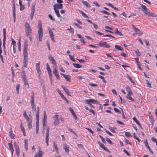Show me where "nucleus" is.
Wrapping results in <instances>:
<instances>
[{
	"mask_svg": "<svg viewBox=\"0 0 157 157\" xmlns=\"http://www.w3.org/2000/svg\"><path fill=\"white\" fill-rule=\"evenodd\" d=\"M123 151L125 153L128 155V156H130V154L129 153L125 150V149H124L123 150Z\"/></svg>",
	"mask_w": 157,
	"mask_h": 157,
	"instance_id": "63",
	"label": "nucleus"
},
{
	"mask_svg": "<svg viewBox=\"0 0 157 157\" xmlns=\"http://www.w3.org/2000/svg\"><path fill=\"white\" fill-rule=\"evenodd\" d=\"M31 106L32 107V111L33 112L34 111L35 112L36 110L35 105H31Z\"/></svg>",
	"mask_w": 157,
	"mask_h": 157,
	"instance_id": "37",
	"label": "nucleus"
},
{
	"mask_svg": "<svg viewBox=\"0 0 157 157\" xmlns=\"http://www.w3.org/2000/svg\"><path fill=\"white\" fill-rule=\"evenodd\" d=\"M98 144H99L100 147L103 148L104 150L110 153V151L106 147H105L103 144L101 142H99Z\"/></svg>",
	"mask_w": 157,
	"mask_h": 157,
	"instance_id": "15",
	"label": "nucleus"
},
{
	"mask_svg": "<svg viewBox=\"0 0 157 157\" xmlns=\"http://www.w3.org/2000/svg\"><path fill=\"white\" fill-rule=\"evenodd\" d=\"M97 45L101 47H103L106 48H109L110 46L106 42L101 41L99 44H97Z\"/></svg>",
	"mask_w": 157,
	"mask_h": 157,
	"instance_id": "5",
	"label": "nucleus"
},
{
	"mask_svg": "<svg viewBox=\"0 0 157 157\" xmlns=\"http://www.w3.org/2000/svg\"><path fill=\"white\" fill-rule=\"evenodd\" d=\"M35 5L34 4L32 6L31 11L30 14V16H33L35 10Z\"/></svg>",
	"mask_w": 157,
	"mask_h": 157,
	"instance_id": "18",
	"label": "nucleus"
},
{
	"mask_svg": "<svg viewBox=\"0 0 157 157\" xmlns=\"http://www.w3.org/2000/svg\"><path fill=\"white\" fill-rule=\"evenodd\" d=\"M11 40L12 41V44L13 45V46H14L16 45V42L12 38H11Z\"/></svg>",
	"mask_w": 157,
	"mask_h": 157,
	"instance_id": "53",
	"label": "nucleus"
},
{
	"mask_svg": "<svg viewBox=\"0 0 157 157\" xmlns=\"http://www.w3.org/2000/svg\"><path fill=\"white\" fill-rule=\"evenodd\" d=\"M135 31L136 32V34L139 36L143 34L142 32L138 29L135 30Z\"/></svg>",
	"mask_w": 157,
	"mask_h": 157,
	"instance_id": "22",
	"label": "nucleus"
},
{
	"mask_svg": "<svg viewBox=\"0 0 157 157\" xmlns=\"http://www.w3.org/2000/svg\"><path fill=\"white\" fill-rule=\"evenodd\" d=\"M61 86L67 95L68 96H71V94L69 92L68 90L63 85H62Z\"/></svg>",
	"mask_w": 157,
	"mask_h": 157,
	"instance_id": "17",
	"label": "nucleus"
},
{
	"mask_svg": "<svg viewBox=\"0 0 157 157\" xmlns=\"http://www.w3.org/2000/svg\"><path fill=\"white\" fill-rule=\"evenodd\" d=\"M49 59L52 62V64H54V66L56 65V61L52 56L49 57Z\"/></svg>",
	"mask_w": 157,
	"mask_h": 157,
	"instance_id": "19",
	"label": "nucleus"
},
{
	"mask_svg": "<svg viewBox=\"0 0 157 157\" xmlns=\"http://www.w3.org/2000/svg\"><path fill=\"white\" fill-rule=\"evenodd\" d=\"M146 84H147V86L150 88L151 87V84L149 83L148 80H146Z\"/></svg>",
	"mask_w": 157,
	"mask_h": 157,
	"instance_id": "48",
	"label": "nucleus"
},
{
	"mask_svg": "<svg viewBox=\"0 0 157 157\" xmlns=\"http://www.w3.org/2000/svg\"><path fill=\"white\" fill-rule=\"evenodd\" d=\"M82 3L85 5L87 7H90V5L89 4V3L87 2V1L82 0Z\"/></svg>",
	"mask_w": 157,
	"mask_h": 157,
	"instance_id": "23",
	"label": "nucleus"
},
{
	"mask_svg": "<svg viewBox=\"0 0 157 157\" xmlns=\"http://www.w3.org/2000/svg\"><path fill=\"white\" fill-rule=\"evenodd\" d=\"M59 69L61 71L63 72H65V70L63 69V67L61 66H59Z\"/></svg>",
	"mask_w": 157,
	"mask_h": 157,
	"instance_id": "57",
	"label": "nucleus"
},
{
	"mask_svg": "<svg viewBox=\"0 0 157 157\" xmlns=\"http://www.w3.org/2000/svg\"><path fill=\"white\" fill-rule=\"evenodd\" d=\"M20 6V10L21 11H22L23 10L25 9V6L24 5H21Z\"/></svg>",
	"mask_w": 157,
	"mask_h": 157,
	"instance_id": "51",
	"label": "nucleus"
},
{
	"mask_svg": "<svg viewBox=\"0 0 157 157\" xmlns=\"http://www.w3.org/2000/svg\"><path fill=\"white\" fill-rule=\"evenodd\" d=\"M130 95H127L126 96V98L127 99H129L132 101H134V100L130 96Z\"/></svg>",
	"mask_w": 157,
	"mask_h": 157,
	"instance_id": "43",
	"label": "nucleus"
},
{
	"mask_svg": "<svg viewBox=\"0 0 157 157\" xmlns=\"http://www.w3.org/2000/svg\"><path fill=\"white\" fill-rule=\"evenodd\" d=\"M32 121H31V122L29 121V122H28V127L29 129H30L32 128Z\"/></svg>",
	"mask_w": 157,
	"mask_h": 157,
	"instance_id": "36",
	"label": "nucleus"
},
{
	"mask_svg": "<svg viewBox=\"0 0 157 157\" xmlns=\"http://www.w3.org/2000/svg\"><path fill=\"white\" fill-rule=\"evenodd\" d=\"M18 47L19 48V50L20 51H21V43L20 41H19L17 43Z\"/></svg>",
	"mask_w": 157,
	"mask_h": 157,
	"instance_id": "59",
	"label": "nucleus"
},
{
	"mask_svg": "<svg viewBox=\"0 0 157 157\" xmlns=\"http://www.w3.org/2000/svg\"><path fill=\"white\" fill-rule=\"evenodd\" d=\"M113 109L116 112L119 113L120 114L121 113V112L118 109L116 108H114Z\"/></svg>",
	"mask_w": 157,
	"mask_h": 157,
	"instance_id": "49",
	"label": "nucleus"
},
{
	"mask_svg": "<svg viewBox=\"0 0 157 157\" xmlns=\"http://www.w3.org/2000/svg\"><path fill=\"white\" fill-rule=\"evenodd\" d=\"M63 5L62 4H56L53 5L54 9L58 10V9H62L63 8Z\"/></svg>",
	"mask_w": 157,
	"mask_h": 157,
	"instance_id": "11",
	"label": "nucleus"
},
{
	"mask_svg": "<svg viewBox=\"0 0 157 157\" xmlns=\"http://www.w3.org/2000/svg\"><path fill=\"white\" fill-rule=\"evenodd\" d=\"M106 140L107 142H108L109 144H112V141L110 140V139L109 138H107L106 139Z\"/></svg>",
	"mask_w": 157,
	"mask_h": 157,
	"instance_id": "62",
	"label": "nucleus"
},
{
	"mask_svg": "<svg viewBox=\"0 0 157 157\" xmlns=\"http://www.w3.org/2000/svg\"><path fill=\"white\" fill-rule=\"evenodd\" d=\"M74 24L75 25L77 28H79V29H82V28L81 27V26H80L78 24L75 23H74Z\"/></svg>",
	"mask_w": 157,
	"mask_h": 157,
	"instance_id": "61",
	"label": "nucleus"
},
{
	"mask_svg": "<svg viewBox=\"0 0 157 157\" xmlns=\"http://www.w3.org/2000/svg\"><path fill=\"white\" fill-rule=\"evenodd\" d=\"M26 35L27 36H30L32 33V29L30 28L29 24L26 22L25 25Z\"/></svg>",
	"mask_w": 157,
	"mask_h": 157,
	"instance_id": "3",
	"label": "nucleus"
},
{
	"mask_svg": "<svg viewBox=\"0 0 157 157\" xmlns=\"http://www.w3.org/2000/svg\"><path fill=\"white\" fill-rule=\"evenodd\" d=\"M49 127H48L46 130V134L45 135V142L47 146L48 145V142L49 140Z\"/></svg>",
	"mask_w": 157,
	"mask_h": 157,
	"instance_id": "7",
	"label": "nucleus"
},
{
	"mask_svg": "<svg viewBox=\"0 0 157 157\" xmlns=\"http://www.w3.org/2000/svg\"><path fill=\"white\" fill-rule=\"evenodd\" d=\"M57 91L58 92V94L61 96L62 98L63 97H64V96L63 94L61 92L60 90L59 89H57Z\"/></svg>",
	"mask_w": 157,
	"mask_h": 157,
	"instance_id": "35",
	"label": "nucleus"
},
{
	"mask_svg": "<svg viewBox=\"0 0 157 157\" xmlns=\"http://www.w3.org/2000/svg\"><path fill=\"white\" fill-rule=\"evenodd\" d=\"M73 65L76 68H80L82 67V65L78 64L73 63Z\"/></svg>",
	"mask_w": 157,
	"mask_h": 157,
	"instance_id": "25",
	"label": "nucleus"
},
{
	"mask_svg": "<svg viewBox=\"0 0 157 157\" xmlns=\"http://www.w3.org/2000/svg\"><path fill=\"white\" fill-rule=\"evenodd\" d=\"M53 118H54V124L55 126L58 125L59 124V121L58 118V115L56 114L53 117Z\"/></svg>",
	"mask_w": 157,
	"mask_h": 157,
	"instance_id": "8",
	"label": "nucleus"
},
{
	"mask_svg": "<svg viewBox=\"0 0 157 157\" xmlns=\"http://www.w3.org/2000/svg\"><path fill=\"white\" fill-rule=\"evenodd\" d=\"M38 33L39 41L41 42L42 40L43 35V30L42 28V24L40 21H39L38 25Z\"/></svg>",
	"mask_w": 157,
	"mask_h": 157,
	"instance_id": "2",
	"label": "nucleus"
},
{
	"mask_svg": "<svg viewBox=\"0 0 157 157\" xmlns=\"http://www.w3.org/2000/svg\"><path fill=\"white\" fill-rule=\"evenodd\" d=\"M30 104L31 105H35L34 104V95H33L31 97Z\"/></svg>",
	"mask_w": 157,
	"mask_h": 157,
	"instance_id": "21",
	"label": "nucleus"
},
{
	"mask_svg": "<svg viewBox=\"0 0 157 157\" xmlns=\"http://www.w3.org/2000/svg\"><path fill=\"white\" fill-rule=\"evenodd\" d=\"M61 75L63 76L67 81H70V76L69 75H66L63 73H61Z\"/></svg>",
	"mask_w": 157,
	"mask_h": 157,
	"instance_id": "16",
	"label": "nucleus"
},
{
	"mask_svg": "<svg viewBox=\"0 0 157 157\" xmlns=\"http://www.w3.org/2000/svg\"><path fill=\"white\" fill-rule=\"evenodd\" d=\"M115 47L116 49H118L119 50L121 51L123 50V49L121 46H118L117 45H115Z\"/></svg>",
	"mask_w": 157,
	"mask_h": 157,
	"instance_id": "27",
	"label": "nucleus"
},
{
	"mask_svg": "<svg viewBox=\"0 0 157 157\" xmlns=\"http://www.w3.org/2000/svg\"><path fill=\"white\" fill-rule=\"evenodd\" d=\"M36 134H37L38 133V131L39 129V122H36Z\"/></svg>",
	"mask_w": 157,
	"mask_h": 157,
	"instance_id": "29",
	"label": "nucleus"
},
{
	"mask_svg": "<svg viewBox=\"0 0 157 157\" xmlns=\"http://www.w3.org/2000/svg\"><path fill=\"white\" fill-rule=\"evenodd\" d=\"M13 14H15V5L14 2H13Z\"/></svg>",
	"mask_w": 157,
	"mask_h": 157,
	"instance_id": "40",
	"label": "nucleus"
},
{
	"mask_svg": "<svg viewBox=\"0 0 157 157\" xmlns=\"http://www.w3.org/2000/svg\"><path fill=\"white\" fill-rule=\"evenodd\" d=\"M63 148L64 149L66 153H69V147L65 143L63 144Z\"/></svg>",
	"mask_w": 157,
	"mask_h": 157,
	"instance_id": "14",
	"label": "nucleus"
},
{
	"mask_svg": "<svg viewBox=\"0 0 157 157\" xmlns=\"http://www.w3.org/2000/svg\"><path fill=\"white\" fill-rule=\"evenodd\" d=\"M101 12L103 13L104 14H106L108 15H110L111 14L110 13H108L105 10H103V11H100Z\"/></svg>",
	"mask_w": 157,
	"mask_h": 157,
	"instance_id": "46",
	"label": "nucleus"
},
{
	"mask_svg": "<svg viewBox=\"0 0 157 157\" xmlns=\"http://www.w3.org/2000/svg\"><path fill=\"white\" fill-rule=\"evenodd\" d=\"M149 16H152L153 17H157V16L155 15V13H150L149 12V13L148 14Z\"/></svg>",
	"mask_w": 157,
	"mask_h": 157,
	"instance_id": "39",
	"label": "nucleus"
},
{
	"mask_svg": "<svg viewBox=\"0 0 157 157\" xmlns=\"http://www.w3.org/2000/svg\"><path fill=\"white\" fill-rule=\"evenodd\" d=\"M14 145L16 150H19V147L16 142L14 143Z\"/></svg>",
	"mask_w": 157,
	"mask_h": 157,
	"instance_id": "42",
	"label": "nucleus"
},
{
	"mask_svg": "<svg viewBox=\"0 0 157 157\" xmlns=\"http://www.w3.org/2000/svg\"><path fill=\"white\" fill-rule=\"evenodd\" d=\"M47 117L46 115L44 116V123L43 125L44 126L45 124V122L47 120Z\"/></svg>",
	"mask_w": 157,
	"mask_h": 157,
	"instance_id": "56",
	"label": "nucleus"
},
{
	"mask_svg": "<svg viewBox=\"0 0 157 157\" xmlns=\"http://www.w3.org/2000/svg\"><path fill=\"white\" fill-rule=\"evenodd\" d=\"M128 78L129 79L131 82L133 83H135V82L134 81L132 80V78H131V77L128 75H127Z\"/></svg>",
	"mask_w": 157,
	"mask_h": 157,
	"instance_id": "44",
	"label": "nucleus"
},
{
	"mask_svg": "<svg viewBox=\"0 0 157 157\" xmlns=\"http://www.w3.org/2000/svg\"><path fill=\"white\" fill-rule=\"evenodd\" d=\"M99 77L102 79V81L104 82H106V81L105 80V78L104 77L101 75H99Z\"/></svg>",
	"mask_w": 157,
	"mask_h": 157,
	"instance_id": "47",
	"label": "nucleus"
},
{
	"mask_svg": "<svg viewBox=\"0 0 157 157\" xmlns=\"http://www.w3.org/2000/svg\"><path fill=\"white\" fill-rule=\"evenodd\" d=\"M39 113H36V122H39Z\"/></svg>",
	"mask_w": 157,
	"mask_h": 157,
	"instance_id": "33",
	"label": "nucleus"
},
{
	"mask_svg": "<svg viewBox=\"0 0 157 157\" xmlns=\"http://www.w3.org/2000/svg\"><path fill=\"white\" fill-rule=\"evenodd\" d=\"M135 52L136 54V55L138 56H140L141 55L140 52L139 51L138 49L135 51Z\"/></svg>",
	"mask_w": 157,
	"mask_h": 157,
	"instance_id": "38",
	"label": "nucleus"
},
{
	"mask_svg": "<svg viewBox=\"0 0 157 157\" xmlns=\"http://www.w3.org/2000/svg\"><path fill=\"white\" fill-rule=\"evenodd\" d=\"M48 29L49 30V34L51 40L54 42H55V40H54V35L52 31L51 30L48 28Z\"/></svg>",
	"mask_w": 157,
	"mask_h": 157,
	"instance_id": "10",
	"label": "nucleus"
},
{
	"mask_svg": "<svg viewBox=\"0 0 157 157\" xmlns=\"http://www.w3.org/2000/svg\"><path fill=\"white\" fill-rule=\"evenodd\" d=\"M46 66H47V69L48 72L50 71L51 72V70L49 67V66L48 63H47L46 64Z\"/></svg>",
	"mask_w": 157,
	"mask_h": 157,
	"instance_id": "45",
	"label": "nucleus"
},
{
	"mask_svg": "<svg viewBox=\"0 0 157 157\" xmlns=\"http://www.w3.org/2000/svg\"><path fill=\"white\" fill-rule=\"evenodd\" d=\"M124 140L125 141V142L127 144H129L130 145H132V143L130 142L128 140H127V139L125 138Z\"/></svg>",
	"mask_w": 157,
	"mask_h": 157,
	"instance_id": "50",
	"label": "nucleus"
},
{
	"mask_svg": "<svg viewBox=\"0 0 157 157\" xmlns=\"http://www.w3.org/2000/svg\"><path fill=\"white\" fill-rule=\"evenodd\" d=\"M93 3L95 5L97 6L100 7V5L98 4L97 1H94L93 2Z\"/></svg>",
	"mask_w": 157,
	"mask_h": 157,
	"instance_id": "64",
	"label": "nucleus"
},
{
	"mask_svg": "<svg viewBox=\"0 0 157 157\" xmlns=\"http://www.w3.org/2000/svg\"><path fill=\"white\" fill-rule=\"evenodd\" d=\"M26 120L27 121H28V122H29V121H32V117L29 118L28 116H26L25 117Z\"/></svg>",
	"mask_w": 157,
	"mask_h": 157,
	"instance_id": "32",
	"label": "nucleus"
},
{
	"mask_svg": "<svg viewBox=\"0 0 157 157\" xmlns=\"http://www.w3.org/2000/svg\"><path fill=\"white\" fill-rule=\"evenodd\" d=\"M109 130L113 133H115L116 131L115 129H116L117 128H113L110 126L109 127Z\"/></svg>",
	"mask_w": 157,
	"mask_h": 157,
	"instance_id": "28",
	"label": "nucleus"
},
{
	"mask_svg": "<svg viewBox=\"0 0 157 157\" xmlns=\"http://www.w3.org/2000/svg\"><path fill=\"white\" fill-rule=\"evenodd\" d=\"M20 128H21V130L22 131V132L23 133L25 132V129H24V126L22 125V123L21 122V124L20 125Z\"/></svg>",
	"mask_w": 157,
	"mask_h": 157,
	"instance_id": "34",
	"label": "nucleus"
},
{
	"mask_svg": "<svg viewBox=\"0 0 157 157\" xmlns=\"http://www.w3.org/2000/svg\"><path fill=\"white\" fill-rule=\"evenodd\" d=\"M28 44L26 42H25L23 50L24 59L23 63L24 67H27L28 60L27 52Z\"/></svg>",
	"mask_w": 157,
	"mask_h": 157,
	"instance_id": "1",
	"label": "nucleus"
},
{
	"mask_svg": "<svg viewBox=\"0 0 157 157\" xmlns=\"http://www.w3.org/2000/svg\"><path fill=\"white\" fill-rule=\"evenodd\" d=\"M89 85L92 86H98V85L97 84H94L92 83H90Z\"/></svg>",
	"mask_w": 157,
	"mask_h": 157,
	"instance_id": "58",
	"label": "nucleus"
},
{
	"mask_svg": "<svg viewBox=\"0 0 157 157\" xmlns=\"http://www.w3.org/2000/svg\"><path fill=\"white\" fill-rule=\"evenodd\" d=\"M36 69L38 75V76H40L41 74V70L40 68V62L36 63Z\"/></svg>",
	"mask_w": 157,
	"mask_h": 157,
	"instance_id": "12",
	"label": "nucleus"
},
{
	"mask_svg": "<svg viewBox=\"0 0 157 157\" xmlns=\"http://www.w3.org/2000/svg\"><path fill=\"white\" fill-rule=\"evenodd\" d=\"M21 78L24 82L25 86H27V88H29V85L28 84V81L25 76V74L24 72L23 73V75L21 76Z\"/></svg>",
	"mask_w": 157,
	"mask_h": 157,
	"instance_id": "4",
	"label": "nucleus"
},
{
	"mask_svg": "<svg viewBox=\"0 0 157 157\" xmlns=\"http://www.w3.org/2000/svg\"><path fill=\"white\" fill-rule=\"evenodd\" d=\"M53 145H54V147L55 148L56 150V151H58V147H57V144H55V143H54L53 144Z\"/></svg>",
	"mask_w": 157,
	"mask_h": 157,
	"instance_id": "55",
	"label": "nucleus"
},
{
	"mask_svg": "<svg viewBox=\"0 0 157 157\" xmlns=\"http://www.w3.org/2000/svg\"><path fill=\"white\" fill-rule=\"evenodd\" d=\"M85 101L86 102V103L87 104H89L90 103H95L97 102V101L94 99H89L86 100Z\"/></svg>",
	"mask_w": 157,
	"mask_h": 157,
	"instance_id": "13",
	"label": "nucleus"
},
{
	"mask_svg": "<svg viewBox=\"0 0 157 157\" xmlns=\"http://www.w3.org/2000/svg\"><path fill=\"white\" fill-rule=\"evenodd\" d=\"M141 6L142 7V10L143 11H144V10H147V8L146 7V6L143 5V4L141 5Z\"/></svg>",
	"mask_w": 157,
	"mask_h": 157,
	"instance_id": "30",
	"label": "nucleus"
},
{
	"mask_svg": "<svg viewBox=\"0 0 157 157\" xmlns=\"http://www.w3.org/2000/svg\"><path fill=\"white\" fill-rule=\"evenodd\" d=\"M55 12L58 17H60V15L59 14V11L58 10L54 9Z\"/></svg>",
	"mask_w": 157,
	"mask_h": 157,
	"instance_id": "31",
	"label": "nucleus"
},
{
	"mask_svg": "<svg viewBox=\"0 0 157 157\" xmlns=\"http://www.w3.org/2000/svg\"><path fill=\"white\" fill-rule=\"evenodd\" d=\"M6 30L5 28H4L3 29V41L6 42Z\"/></svg>",
	"mask_w": 157,
	"mask_h": 157,
	"instance_id": "20",
	"label": "nucleus"
},
{
	"mask_svg": "<svg viewBox=\"0 0 157 157\" xmlns=\"http://www.w3.org/2000/svg\"><path fill=\"white\" fill-rule=\"evenodd\" d=\"M133 120L135 121L136 123L140 126L141 127V124L138 121L136 118L135 117H134L133 118Z\"/></svg>",
	"mask_w": 157,
	"mask_h": 157,
	"instance_id": "26",
	"label": "nucleus"
},
{
	"mask_svg": "<svg viewBox=\"0 0 157 157\" xmlns=\"http://www.w3.org/2000/svg\"><path fill=\"white\" fill-rule=\"evenodd\" d=\"M81 13L82 15L84 17H86V18H89L83 12H82V11H81Z\"/></svg>",
	"mask_w": 157,
	"mask_h": 157,
	"instance_id": "54",
	"label": "nucleus"
},
{
	"mask_svg": "<svg viewBox=\"0 0 157 157\" xmlns=\"http://www.w3.org/2000/svg\"><path fill=\"white\" fill-rule=\"evenodd\" d=\"M38 151L36 153L34 157H42L44 154V152L42 151L40 147L39 146Z\"/></svg>",
	"mask_w": 157,
	"mask_h": 157,
	"instance_id": "6",
	"label": "nucleus"
},
{
	"mask_svg": "<svg viewBox=\"0 0 157 157\" xmlns=\"http://www.w3.org/2000/svg\"><path fill=\"white\" fill-rule=\"evenodd\" d=\"M125 136L127 137L131 136V134L129 132H126L125 133Z\"/></svg>",
	"mask_w": 157,
	"mask_h": 157,
	"instance_id": "41",
	"label": "nucleus"
},
{
	"mask_svg": "<svg viewBox=\"0 0 157 157\" xmlns=\"http://www.w3.org/2000/svg\"><path fill=\"white\" fill-rule=\"evenodd\" d=\"M53 67L54 68V69L53 71V72L54 75L56 76V78L58 79H59V75L58 74V71L56 70V68H57V66L56 65L53 66Z\"/></svg>",
	"mask_w": 157,
	"mask_h": 157,
	"instance_id": "9",
	"label": "nucleus"
},
{
	"mask_svg": "<svg viewBox=\"0 0 157 157\" xmlns=\"http://www.w3.org/2000/svg\"><path fill=\"white\" fill-rule=\"evenodd\" d=\"M11 131L9 132V136L12 139H13L14 136V134L13 133V131L12 130V128H10Z\"/></svg>",
	"mask_w": 157,
	"mask_h": 157,
	"instance_id": "24",
	"label": "nucleus"
},
{
	"mask_svg": "<svg viewBox=\"0 0 157 157\" xmlns=\"http://www.w3.org/2000/svg\"><path fill=\"white\" fill-rule=\"evenodd\" d=\"M92 25H93L94 28L95 29H97L98 28V26L97 25L95 24V23H93L92 24Z\"/></svg>",
	"mask_w": 157,
	"mask_h": 157,
	"instance_id": "60",
	"label": "nucleus"
},
{
	"mask_svg": "<svg viewBox=\"0 0 157 157\" xmlns=\"http://www.w3.org/2000/svg\"><path fill=\"white\" fill-rule=\"evenodd\" d=\"M48 16L51 20L53 21H55V19L53 18L51 14H49Z\"/></svg>",
	"mask_w": 157,
	"mask_h": 157,
	"instance_id": "52",
	"label": "nucleus"
}]
</instances>
